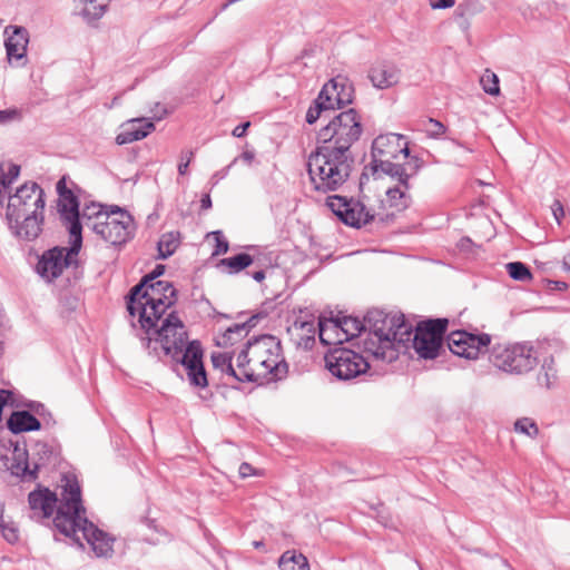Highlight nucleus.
I'll return each mask as SVG.
<instances>
[{"mask_svg": "<svg viewBox=\"0 0 570 570\" xmlns=\"http://www.w3.org/2000/svg\"><path fill=\"white\" fill-rule=\"evenodd\" d=\"M362 130L361 117L353 108L340 112L321 128L317 147L307 160L311 184L316 191H335L348 179L354 163L350 149Z\"/></svg>", "mask_w": 570, "mask_h": 570, "instance_id": "obj_1", "label": "nucleus"}, {"mask_svg": "<svg viewBox=\"0 0 570 570\" xmlns=\"http://www.w3.org/2000/svg\"><path fill=\"white\" fill-rule=\"evenodd\" d=\"M61 500L52 520L55 529L80 547L83 538L97 557L112 556L115 538L98 529L86 517L81 489L75 476H65Z\"/></svg>", "mask_w": 570, "mask_h": 570, "instance_id": "obj_2", "label": "nucleus"}, {"mask_svg": "<svg viewBox=\"0 0 570 570\" xmlns=\"http://www.w3.org/2000/svg\"><path fill=\"white\" fill-rule=\"evenodd\" d=\"M366 328L373 338L365 342V350L377 360L393 362L399 356L395 343L404 344L411 340L412 326L403 314H387L382 309H370L364 317Z\"/></svg>", "mask_w": 570, "mask_h": 570, "instance_id": "obj_3", "label": "nucleus"}, {"mask_svg": "<svg viewBox=\"0 0 570 570\" xmlns=\"http://www.w3.org/2000/svg\"><path fill=\"white\" fill-rule=\"evenodd\" d=\"M176 293L173 284L167 281L149 282L139 295L132 296V288L130 289L127 309L131 316L139 315L141 328L150 335L156 322L175 304Z\"/></svg>", "mask_w": 570, "mask_h": 570, "instance_id": "obj_4", "label": "nucleus"}, {"mask_svg": "<svg viewBox=\"0 0 570 570\" xmlns=\"http://www.w3.org/2000/svg\"><path fill=\"white\" fill-rule=\"evenodd\" d=\"M145 334L146 336L141 337V343L146 348H150L151 342L155 341L160 344L165 355H169L171 358H179L188 345L185 325L175 312L156 322L150 335L146 332Z\"/></svg>", "mask_w": 570, "mask_h": 570, "instance_id": "obj_5", "label": "nucleus"}, {"mask_svg": "<svg viewBox=\"0 0 570 570\" xmlns=\"http://www.w3.org/2000/svg\"><path fill=\"white\" fill-rule=\"evenodd\" d=\"M490 361L507 373L524 374L535 367L538 356L528 343L497 344L491 350Z\"/></svg>", "mask_w": 570, "mask_h": 570, "instance_id": "obj_6", "label": "nucleus"}, {"mask_svg": "<svg viewBox=\"0 0 570 570\" xmlns=\"http://www.w3.org/2000/svg\"><path fill=\"white\" fill-rule=\"evenodd\" d=\"M73 188L77 185L71 181L66 175L62 176L56 185L58 194L57 208L62 224L68 228L70 238H75V249L81 248L82 234L81 223L79 222V198L75 194Z\"/></svg>", "mask_w": 570, "mask_h": 570, "instance_id": "obj_7", "label": "nucleus"}, {"mask_svg": "<svg viewBox=\"0 0 570 570\" xmlns=\"http://www.w3.org/2000/svg\"><path fill=\"white\" fill-rule=\"evenodd\" d=\"M45 193L37 183H27L9 197L7 219L9 226L19 223L23 215L41 214L45 209Z\"/></svg>", "mask_w": 570, "mask_h": 570, "instance_id": "obj_8", "label": "nucleus"}, {"mask_svg": "<svg viewBox=\"0 0 570 570\" xmlns=\"http://www.w3.org/2000/svg\"><path fill=\"white\" fill-rule=\"evenodd\" d=\"M448 324V318H434L422 321L416 325L412 341L421 358L434 360L439 356Z\"/></svg>", "mask_w": 570, "mask_h": 570, "instance_id": "obj_9", "label": "nucleus"}, {"mask_svg": "<svg viewBox=\"0 0 570 570\" xmlns=\"http://www.w3.org/2000/svg\"><path fill=\"white\" fill-rule=\"evenodd\" d=\"M324 360L331 374L342 381L355 379L370 368L368 362L361 354L345 347L330 351Z\"/></svg>", "mask_w": 570, "mask_h": 570, "instance_id": "obj_10", "label": "nucleus"}, {"mask_svg": "<svg viewBox=\"0 0 570 570\" xmlns=\"http://www.w3.org/2000/svg\"><path fill=\"white\" fill-rule=\"evenodd\" d=\"M91 230L111 245H122L132 236L134 220L126 210L111 206L108 219L91 225Z\"/></svg>", "mask_w": 570, "mask_h": 570, "instance_id": "obj_11", "label": "nucleus"}, {"mask_svg": "<svg viewBox=\"0 0 570 570\" xmlns=\"http://www.w3.org/2000/svg\"><path fill=\"white\" fill-rule=\"evenodd\" d=\"M409 154L410 149L403 135L391 132L377 136L372 142V161L370 164L372 175L376 176L381 160L393 161L400 155L407 158Z\"/></svg>", "mask_w": 570, "mask_h": 570, "instance_id": "obj_12", "label": "nucleus"}, {"mask_svg": "<svg viewBox=\"0 0 570 570\" xmlns=\"http://www.w3.org/2000/svg\"><path fill=\"white\" fill-rule=\"evenodd\" d=\"M330 209L346 225L360 228L374 219L373 212L358 200L333 195L326 200Z\"/></svg>", "mask_w": 570, "mask_h": 570, "instance_id": "obj_13", "label": "nucleus"}, {"mask_svg": "<svg viewBox=\"0 0 570 570\" xmlns=\"http://www.w3.org/2000/svg\"><path fill=\"white\" fill-rule=\"evenodd\" d=\"M318 325L320 340L326 345L348 341L366 330L365 321L352 316L338 317L328 323L320 322Z\"/></svg>", "mask_w": 570, "mask_h": 570, "instance_id": "obj_14", "label": "nucleus"}, {"mask_svg": "<svg viewBox=\"0 0 570 570\" xmlns=\"http://www.w3.org/2000/svg\"><path fill=\"white\" fill-rule=\"evenodd\" d=\"M70 246L68 248H52L43 254L42 258L37 265L38 273L52 281L59 277L63 269L76 263V257L80 248L75 249V238H70Z\"/></svg>", "mask_w": 570, "mask_h": 570, "instance_id": "obj_15", "label": "nucleus"}, {"mask_svg": "<svg viewBox=\"0 0 570 570\" xmlns=\"http://www.w3.org/2000/svg\"><path fill=\"white\" fill-rule=\"evenodd\" d=\"M35 449L39 455V459L33 464V469H30L28 451L26 446H20L18 443L14 445L12 456L10 459V464L8 465L11 474L28 481L37 479V472L39 468L45 464V462L51 455L52 451L48 444L42 442L36 443Z\"/></svg>", "mask_w": 570, "mask_h": 570, "instance_id": "obj_16", "label": "nucleus"}, {"mask_svg": "<svg viewBox=\"0 0 570 570\" xmlns=\"http://www.w3.org/2000/svg\"><path fill=\"white\" fill-rule=\"evenodd\" d=\"M491 343L489 334H472L466 331H454L448 336V346L450 351L468 360L478 358L479 354Z\"/></svg>", "mask_w": 570, "mask_h": 570, "instance_id": "obj_17", "label": "nucleus"}, {"mask_svg": "<svg viewBox=\"0 0 570 570\" xmlns=\"http://www.w3.org/2000/svg\"><path fill=\"white\" fill-rule=\"evenodd\" d=\"M186 370L190 385L205 389L208 385L207 373L203 363V348L198 341L188 343L179 358H173Z\"/></svg>", "mask_w": 570, "mask_h": 570, "instance_id": "obj_18", "label": "nucleus"}, {"mask_svg": "<svg viewBox=\"0 0 570 570\" xmlns=\"http://www.w3.org/2000/svg\"><path fill=\"white\" fill-rule=\"evenodd\" d=\"M273 354L275 355L263 362L261 371L250 367L249 372L242 374V376L247 379L248 382L257 384L283 379L287 374L288 365L282 355V350L273 351Z\"/></svg>", "mask_w": 570, "mask_h": 570, "instance_id": "obj_19", "label": "nucleus"}, {"mask_svg": "<svg viewBox=\"0 0 570 570\" xmlns=\"http://www.w3.org/2000/svg\"><path fill=\"white\" fill-rule=\"evenodd\" d=\"M354 89L344 77H335L326 82L318 96H323L324 102L331 109H340L352 104Z\"/></svg>", "mask_w": 570, "mask_h": 570, "instance_id": "obj_20", "label": "nucleus"}, {"mask_svg": "<svg viewBox=\"0 0 570 570\" xmlns=\"http://www.w3.org/2000/svg\"><path fill=\"white\" fill-rule=\"evenodd\" d=\"M249 350H250V367L254 370H262L261 366L263 362H266L269 356H274L273 351L282 350V345L279 340H277L273 335H261L253 340H249Z\"/></svg>", "mask_w": 570, "mask_h": 570, "instance_id": "obj_21", "label": "nucleus"}, {"mask_svg": "<svg viewBox=\"0 0 570 570\" xmlns=\"http://www.w3.org/2000/svg\"><path fill=\"white\" fill-rule=\"evenodd\" d=\"M8 38L4 41L8 60H22L27 55L29 33L24 27L8 26L4 29Z\"/></svg>", "mask_w": 570, "mask_h": 570, "instance_id": "obj_22", "label": "nucleus"}, {"mask_svg": "<svg viewBox=\"0 0 570 570\" xmlns=\"http://www.w3.org/2000/svg\"><path fill=\"white\" fill-rule=\"evenodd\" d=\"M28 502L32 511V518L37 519H47L53 513L56 508H59L56 493L46 488L30 492Z\"/></svg>", "mask_w": 570, "mask_h": 570, "instance_id": "obj_23", "label": "nucleus"}, {"mask_svg": "<svg viewBox=\"0 0 570 570\" xmlns=\"http://www.w3.org/2000/svg\"><path fill=\"white\" fill-rule=\"evenodd\" d=\"M368 78L375 88L386 89L399 82L400 70L395 65L382 61L370 69Z\"/></svg>", "mask_w": 570, "mask_h": 570, "instance_id": "obj_24", "label": "nucleus"}, {"mask_svg": "<svg viewBox=\"0 0 570 570\" xmlns=\"http://www.w3.org/2000/svg\"><path fill=\"white\" fill-rule=\"evenodd\" d=\"M155 129L153 121H145V119H132L129 121L127 128L121 130L117 137L118 145H127L137 140H141Z\"/></svg>", "mask_w": 570, "mask_h": 570, "instance_id": "obj_25", "label": "nucleus"}, {"mask_svg": "<svg viewBox=\"0 0 570 570\" xmlns=\"http://www.w3.org/2000/svg\"><path fill=\"white\" fill-rule=\"evenodd\" d=\"M43 223V213L23 215L19 223H13V227H10L14 234L23 239L32 240L41 233V226Z\"/></svg>", "mask_w": 570, "mask_h": 570, "instance_id": "obj_26", "label": "nucleus"}, {"mask_svg": "<svg viewBox=\"0 0 570 570\" xmlns=\"http://www.w3.org/2000/svg\"><path fill=\"white\" fill-rule=\"evenodd\" d=\"M9 430L14 433L38 431L41 428L40 421L28 411L13 412L8 420Z\"/></svg>", "mask_w": 570, "mask_h": 570, "instance_id": "obj_27", "label": "nucleus"}, {"mask_svg": "<svg viewBox=\"0 0 570 570\" xmlns=\"http://www.w3.org/2000/svg\"><path fill=\"white\" fill-rule=\"evenodd\" d=\"M409 190L410 189H405L402 185L389 188L386 190V202L389 207L395 212H403L409 208L412 203V196Z\"/></svg>", "mask_w": 570, "mask_h": 570, "instance_id": "obj_28", "label": "nucleus"}, {"mask_svg": "<svg viewBox=\"0 0 570 570\" xmlns=\"http://www.w3.org/2000/svg\"><path fill=\"white\" fill-rule=\"evenodd\" d=\"M109 213L110 210H105L104 206L100 204L92 203L85 206L79 216L81 227L86 226L91 230V225L101 223L104 219H108Z\"/></svg>", "mask_w": 570, "mask_h": 570, "instance_id": "obj_29", "label": "nucleus"}, {"mask_svg": "<svg viewBox=\"0 0 570 570\" xmlns=\"http://www.w3.org/2000/svg\"><path fill=\"white\" fill-rule=\"evenodd\" d=\"M278 567L281 570H309L307 558L295 550L285 551L278 560Z\"/></svg>", "mask_w": 570, "mask_h": 570, "instance_id": "obj_30", "label": "nucleus"}, {"mask_svg": "<svg viewBox=\"0 0 570 570\" xmlns=\"http://www.w3.org/2000/svg\"><path fill=\"white\" fill-rule=\"evenodd\" d=\"M180 244L179 232H168L160 236L157 243L158 258L166 259L171 256Z\"/></svg>", "mask_w": 570, "mask_h": 570, "instance_id": "obj_31", "label": "nucleus"}, {"mask_svg": "<svg viewBox=\"0 0 570 570\" xmlns=\"http://www.w3.org/2000/svg\"><path fill=\"white\" fill-rule=\"evenodd\" d=\"M256 262L254 257L247 253H239L235 256L223 258L218 266L226 267L229 274H237Z\"/></svg>", "mask_w": 570, "mask_h": 570, "instance_id": "obj_32", "label": "nucleus"}, {"mask_svg": "<svg viewBox=\"0 0 570 570\" xmlns=\"http://www.w3.org/2000/svg\"><path fill=\"white\" fill-rule=\"evenodd\" d=\"M83 4L82 17L92 22L99 20L106 12L109 0H79Z\"/></svg>", "mask_w": 570, "mask_h": 570, "instance_id": "obj_33", "label": "nucleus"}, {"mask_svg": "<svg viewBox=\"0 0 570 570\" xmlns=\"http://www.w3.org/2000/svg\"><path fill=\"white\" fill-rule=\"evenodd\" d=\"M384 174V175H387L390 176L391 178L393 179H396L397 180V185H402L403 187H405V189H410L411 186L409 183L405 181V179H403V170H402V166L400 163H395L394 160L393 161H386V160H381V166H377V174Z\"/></svg>", "mask_w": 570, "mask_h": 570, "instance_id": "obj_34", "label": "nucleus"}, {"mask_svg": "<svg viewBox=\"0 0 570 570\" xmlns=\"http://www.w3.org/2000/svg\"><path fill=\"white\" fill-rule=\"evenodd\" d=\"M250 350H249V341L246 344V347L237 355L236 360V376L234 379L237 382H248L247 379L243 377L242 374H246L250 370Z\"/></svg>", "mask_w": 570, "mask_h": 570, "instance_id": "obj_35", "label": "nucleus"}, {"mask_svg": "<svg viewBox=\"0 0 570 570\" xmlns=\"http://www.w3.org/2000/svg\"><path fill=\"white\" fill-rule=\"evenodd\" d=\"M210 358L215 368L220 370L223 373L232 376L233 379L236 376V368L233 365V357L228 353H213Z\"/></svg>", "mask_w": 570, "mask_h": 570, "instance_id": "obj_36", "label": "nucleus"}, {"mask_svg": "<svg viewBox=\"0 0 570 570\" xmlns=\"http://www.w3.org/2000/svg\"><path fill=\"white\" fill-rule=\"evenodd\" d=\"M509 276L515 281L527 282L532 279L528 266L521 262H512L505 265Z\"/></svg>", "mask_w": 570, "mask_h": 570, "instance_id": "obj_37", "label": "nucleus"}, {"mask_svg": "<svg viewBox=\"0 0 570 570\" xmlns=\"http://www.w3.org/2000/svg\"><path fill=\"white\" fill-rule=\"evenodd\" d=\"M480 83L488 95L498 96L500 94L499 78L490 69H485L480 78Z\"/></svg>", "mask_w": 570, "mask_h": 570, "instance_id": "obj_38", "label": "nucleus"}, {"mask_svg": "<svg viewBox=\"0 0 570 570\" xmlns=\"http://www.w3.org/2000/svg\"><path fill=\"white\" fill-rule=\"evenodd\" d=\"M0 531L8 543L13 544L18 542L19 528L12 520L7 519L3 515L0 517Z\"/></svg>", "mask_w": 570, "mask_h": 570, "instance_id": "obj_39", "label": "nucleus"}, {"mask_svg": "<svg viewBox=\"0 0 570 570\" xmlns=\"http://www.w3.org/2000/svg\"><path fill=\"white\" fill-rule=\"evenodd\" d=\"M406 159L407 160L405 163L401 164V166H402V170H403V179H405V181L409 183V180L412 177L416 176L419 170L422 168L423 160L416 156H413V157L409 156Z\"/></svg>", "mask_w": 570, "mask_h": 570, "instance_id": "obj_40", "label": "nucleus"}, {"mask_svg": "<svg viewBox=\"0 0 570 570\" xmlns=\"http://www.w3.org/2000/svg\"><path fill=\"white\" fill-rule=\"evenodd\" d=\"M327 110L331 109L324 102L323 96H317L306 112V121L311 125L314 124L321 117L322 112Z\"/></svg>", "mask_w": 570, "mask_h": 570, "instance_id": "obj_41", "label": "nucleus"}, {"mask_svg": "<svg viewBox=\"0 0 570 570\" xmlns=\"http://www.w3.org/2000/svg\"><path fill=\"white\" fill-rule=\"evenodd\" d=\"M514 430L530 438H535L539 434V429L535 422L529 417L517 420L514 423Z\"/></svg>", "mask_w": 570, "mask_h": 570, "instance_id": "obj_42", "label": "nucleus"}, {"mask_svg": "<svg viewBox=\"0 0 570 570\" xmlns=\"http://www.w3.org/2000/svg\"><path fill=\"white\" fill-rule=\"evenodd\" d=\"M247 323L235 324L226 330L223 335L225 343L234 344L240 337L247 335Z\"/></svg>", "mask_w": 570, "mask_h": 570, "instance_id": "obj_43", "label": "nucleus"}, {"mask_svg": "<svg viewBox=\"0 0 570 570\" xmlns=\"http://www.w3.org/2000/svg\"><path fill=\"white\" fill-rule=\"evenodd\" d=\"M165 272L164 265H157L151 273L148 275H145L139 284L135 285L132 287V296L139 295L141 293V289L148 285L149 282H157L156 278L163 275Z\"/></svg>", "mask_w": 570, "mask_h": 570, "instance_id": "obj_44", "label": "nucleus"}, {"mask_svg": "<svg viewBox=\"0 0 570 570\" xmlns=\"http://www.w3.org/2000/svg\"><path fill=\"white\" fill-rule=\"evenodd\" d=\"M212 235L215 237L216 240V247L215 250L213 252V255L216 256L227 253L229 245L228 242L224 238L222 232H213Z\"/></svg>", "mask_w": 570, "mask_h": 570, "instance_id": "obj_45", "label": "nucleus"}, {"mask_svg": "<svg viewBox=\"0 0 570 570\" xmlns=\"http://www.w3.org/2000/svg\"><path fill=\"white\" fill-rule=\"evenodd\" d=\"M21 118L20 111L16 108L0 110V125H6Z\"/></svg>", "mask_w": 570, "mask_h": 570, "instance_id": "obj_46", "label": "nucleus"}, {"mask_svg": "<svg viewBox=\"0 0 570 570\" xmlns=\"http://www.w3.org/2000/svg\"><path fill=\"white\" fill-rule=\"evenodd\" d=\"M428 124H429V127L426 130L430 134V136H432V137H440L446 130V127L436 119L430 118L428 120Z\"/></svg>", "mask_w": 570, "mask_h": 570, "instance_id": "obj_47", "label": "nucleus"}, {"mask_svg": "<svg viewBox=\"0 0 570 570\" xmlns=\"http://www.w3.org/2000/svg\"><path fill=\"white\" fill-rule=\"evenodd\" d=\"M194 158V151L193 150H186L183 151L180 155V161L178 164V173L179 175H186L188 171V166L191 163Z\"/></svg>", "mask_w": 570, "mask_h": 570, "instance_id": "obj_48", "label": "nucleus"}, {"mask_svg": "<svg viewBox=\"0 0 570 570\" xmlns=\"http://www.w3.org/2000/svg\"><path fill=\"white\" fill-rule=\"evenodd\" d=\"M237 161H238V158H234V159H233V161H232L228 166H226L225 168H223V169H220V170L216 171V173L212 176V178H210L212 184H213V185H216V184H218V181H219L220 179H224V178L228 175V173H229L230 168H232V167H233Z\"/></svg>", "mask_w": 570, "mask_h": 570, "instance_id": "obj_49", "label": "nucleus"}, {"mask_svg": "<svg viewBox=\"0 0 570 570\" xmlns=\"http://www.w3.org/2000/svg\"><path fill=\"white\" fill-rule=\"evenodd\" d=\"M551 210H552V214H553L556 220L560 225L561 224V219L564 216V209H563V206H562L561 202L556 199L553 202V204L551 205Z\"/></svg>", "mask_w": 570, "mask_h": 570, "instance_id": "obj_50", "label": "nucleus"}, {"mask_svg": "<svg viewBox=\"0 0 570 570\" xmlns=\"http://www.w3.org/2000/svg\"><path fill=\"white\" fill-rule=\"evenodd\" d=\"M432 9H448L455 4V0H429Z\"/></svg>", "mask_w": 570, "mask_h": 570, "instance_id": "obj_51", "label": "nucleus"}, {"mask_svg": "<svg viewBox=\"0 0 570 570\" xmlns=\"http://www.w3.org/2000/svg\"><path fill=\"white\" fill-rule=\"evenodd\" d=\"M238 473H239L240 478L245 479L247 476L255 474V470L249 463L243 462L239 465Z\"/></svg>", "mask_w": 570, "mask_h": 570, "instance_id": "obj_52", "label": "nucleus"}, {"mask_svg": "<svg viewBox=\"0 0 570 570\" xmlns=\"http://www.w3.org/2000/svg\"><path fill=\"white\" fill-rule=\"evenodd\" d=\"M301 328L302 330H306V332L311 333L312 335H309L306 340V343H305V346L308 345V343H314L315 338H314V334H315V330H314V325L313 323H308V322H302L301 323Z\"/></svg>", "mask_w": 570, "mask_h": 570, "instance_id": "obj_53", "label": "nucleus"}, {"mask_svg": "<svg viewBox=\"0 0 570 570\" xmlns=\"http://www.w3.org/2000/svg\"><path fill=\"white\" fill-rule=\"evenodd\" d=\"M254 259H256V262L253 263V265H256L258 267V269H264L269 267L272 264H271V261L265 257V256H262V255H257V256H253Z\"/></svg>", "mask_w": 570, "mask_h": 570, "instance_id": "obj_54", "label": "nucleus"}, {"mask_svg": "<svg viewBox=\"0 0 570 570\" xmlns=\"http://www.w3.org/2000/svg\"><path fill=\"white\" fill-rule=\"evenodd\" d=\"M237 158L238 160H243L246 165L250 166L255 159V153L253 150H245Z\"/></svg>", "mask_w": 570, "mask_h": 570, "instance_id": "obj_55", "label": "nucleus"}, {"mask_svg": "<svg viewBox=\"0 0 570 570\" xmlns=\"http://www.w3.org/2000/svg\"><path fill=\"white\" fill-rule=\"evenodd\" d=\"M250 126V122L249 121H246L244 124H240L238 126H236L233 130V136L234 137H237V138H240L243 137L245 134H246V130L247 128Z\"/></svg>", "mask_w": 570, "mask_h": 570, "instance_id": "obj_56", "label": "nucleus"}, {"mask_svg": "<svg viewBox=\"0 0 570 570\" xmlns=\"http://www.w3.org/2000/svg\"><path fill=\"white\" fill-rule=\"evenodd\" d=\"M212 207V199L208 194H205L200 199V208L202 209H209Z\"/></svg>", "mask_w": 570, "mask_h": 570, "instance_id": "obj_57", "label": "nucleus"}, {"mask_svg": "<svg viewBox=\"0 0 570 570\" xmlns=\"http://www.w3.org/2000/svg\"><path fill=\"white\" fill-rule=\"evenodd\" d=\"M252 277H253L256 282L261 283V282H263V281L265 279V277H266L265 271H264V269H258V271H256V272H254V273L252 274Z\"/></svg>", "mask_w": 570, "mask_h": 570, "instance_id": "obj_58", "label": "nucleus"}, {"mask_svg": "<svg viewBox=\"0 0 570 570\" xmlns=\"http://www.w3.org/2000/svg\"><path fill=\"white\" fill-rule=\"evenodd\" d=\"M258 316L254 315L252 316L246 323H247V330L249 331L252 327H254L257 323Z\"/></svg>", "mask_w": 570, "mask_h": 570, "instance_id": "obj_59", "label": "nucleus"}, {"mask_svg": "<svg viewBox=\"0 0 570 570\" xmlns=\"http://www.w3.org/2000/svg\"><path fill=\"white\" fill-rule=\"evenodd\" d=\"M470 6H471L470 3H468V4H465V6L460 4V6L456 8V13H458L459 16H464L465 10H466Z\"/></svg>", "mask_w": 570, "mask_h": 570, "instance_id": "obj_60", "label": "nucleus"}, {"mask_svg": "<svg viewBox=\"0 0 570 570\" xmlns=\"http://www.w3.org/2000/svg\"><path fill=\"white\" fill-rule=\"evenodd\" d=\"M563 267L570 272V253L563 257Z\"/></svg>", "mask_w": 570, "mask_h": 570, "instance_id": "obj_61", "label": "nucleus"}, {"mask_svg": "<svg viewBox=\"0 0 570 570\" xmlns=\"http://www.w3.org/2000/svg\"><path fill=\"white\" fill-rule=\"evenodd\" d=\"M553 284L556 285V288L559 291H563L568 287L567 283L560 281L553 282Z\"/></svg>", "mask_w": 570, "mask_h": 570, "instance_id": "obj_62", "label": "nucleus"}, {"mask_svg": "<svg viewBox=\"0 0 570 570\" xmlns=\"http://www.w3.org/2000/svg\"><path fill=\"white\" fill-rule=\"evenodd\" d=\"M253 546L255 549H261L264 547V542L263 541H254Z\"/></svg>", "mask_w": 570, "mask_h": 570, "instance_id": "obj_63", "label": "nucleus"}, {"mask_svg": "<svg viewBox=\"0 0 570 570\" xmlns=\"http://www.w3.org/2000/svg\"><path fill=\"white\" fill-rule=\"evenodd\" d=\"M544 379H546V381H544V385H546L547 387H549V386H550V380H549V374H548V372H546V373H544Z\"/></svg>", "mask_w": 570, "mask_h": 570, "instance_id": "obj_64", "label": "nucleus"}]
</instances>
